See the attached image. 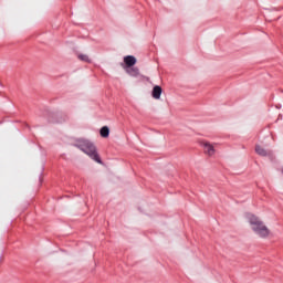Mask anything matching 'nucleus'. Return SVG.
I'll use <instances>...</instances> for the list:
<instances>
[{"label": "nucleus", "instance_id": "f03ea898", "mask_svg": "<svg viewBox=\"0 0 283 283\" xmlns=\"http://www.w3.org/2000/svg\"><path fill=\"white\" fill-rule=\"evenodd\" d=\"M74 147H77V149L86 154V156L91 157V159L95 163H98L99 165L103 164L101 156H98V151L96 150V146L94 143L90 142V139H77L74 144Z\"/></svg>", "mask_w": 283, "mask_h": 283}, {"label": "nucleus", "instance_id": "39448f33", "mask_svg": "<svg viewBox=\"0 0 283 283\" xmlns=\"http://www.w3.org/2000/svg\"><path fill=\"white\" fill-rule=\"evenodd\" d=\"M125 72L126 74H128L129 76H133L134 78H136L140 74V71L136 66L125 67Z\"/></svg>", "mask_w": 283, "mask_h": 283}, {"label": "nucleus", "instance_id": "7ed1b4c3", "mask_svg": "<svg viewBox=\"0 0 283 283\" xmlns=\"http://www.w3.org/2000/svg\"><path fill=\"white\" fill-rule=\"evenodd\" d=\"M201 147L207 156H213L216 154V147L209 142H202Z\"/></svg>", "mask_w": 283, "mask_h": 283}, {"label": "nucleus", "instance_id": "423d86ee", "mask_svg": "<svg viewBox=\"0 0 283 283\" xmlns=\"http://www.w3.org/2000/svg\"><path fill=\"white\" fill-rule=\"evenodd\" d=\"M151 96H153V98H155V101H160V96H163V87H160L158 85L154 86Z\"/></svg>", "mask_w": 283, "mask_h": 283}, {"label": "nucleus", "instance_id": "1a4fd4ad", "mask_svg": "<svg viewBox=\"0 0 283 283\" xmlns=\"http://www.w3.org/2000/svg\"><path fill=\"white\" fill-rule=\"evenodd\" d=\"M77 59L80 61H83L84 63H92V60L90 59V56L87 54L81 53L77 55Z\"/></svg>", "mask_w": 283, "mask_h": 283}, {"label": "nucleus", "instance_id": "f257e3e1", "mask_svg": "<svg viewBox=\"0 0 283 283\" xmlns=\"http://www.w3.org/2000/svg\"><path fill=\"white\" fill-rule=\"evenodd\" d=\"M248 222L255 235L258 238H262L263 240H266V238L271 237V230L266 224H264V221L260 218L255 217V214H249L248 216Z\"/></svg>", "mask_w": 283, "mask_h": 283}, {"label": "nucleus", "instance_id": "0eeeda50", "mask_svg": "<svg viewBox=\"0 0 283 283\" xmlns=\"http://www.w3.org/2000/svg\"><path fill=\"white\" fill-rule=\"evenodd\" d=\"M255 151L259 156H271V151H268L266 149L262 148V146H256Z\"/></svg>", "mask_w": 283, "mask_h": 283}, {"label": "nucleus", "instance_id": "6e6552de", "mask_svg": "<svg viewBox=\"0 0 283 283\" xmlns=\"http://www.w3.org/2000/svg\"><path fill=\"white\" fill-rule=\"evenodd\" d=\"M99 134L102 138H109V127L104 126L101 128Z\"/></svg>", "mask_w": 283, "mask_h": 283}, {"label": "nucleus", "instance_id": "20e7f679", "mask_svg": "<svg viewBox=\"0 0 283 283\" xmlns=\"http://www.w3.org/2000/svg\"><path fill=\"white\" fill-rule=\"evenodd\" d=\"M124 63L126 67H134L135 64L137 63V60L134 55H126L124 56Z\"/></svg>", "mask_w": 283, "mask_h": 283}]
</instances>
